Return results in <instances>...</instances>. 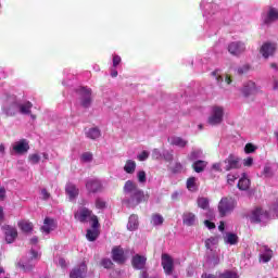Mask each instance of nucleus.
Wrapping results in <instances>:
<instances>
[{
    "mask_svg": "<svg viewBox=\"0 0 278 278\" xmlns=\"http://www.w3.org/2000/svg\"><path fill=\"white\" fill-rule=\"evenodd\" d=\"M124 194L123 204L127 207H136L140 205L142 201H146L144 191L138 188V184L134 180H127L124 185Z\"/></svg>",
    "mask_w": 278,
    "mask_h": 278,
    "instance_id": "obj_1",
    "label": "nucleus"
},
{
    "mask_svg": "<svg viewBox=\"0 0 278 278\" xmlns=\"http://www.w3.org/2000/svg\"><path fill=\"white\" fill-rule=\"evenodd\" d=\"M251 223H266L269 218H278V200L269 207L268 211H263L261 207H256L249 214Z\"/></svg>",
    "mask_w": 278,
    "mask_h": 278,
    "instance_id": "obj_2",
    "label": "nucleus"
},
{
    "mask_svg": "<svg viewBox=\"0 0 278 278\" xmlns=\"http://www.w3.org/2000/svg\"><path fill=\"white\" fill-rule=\"evenodd\" d=\"M223 121H225V106L218 104L211 106L206 123L211 127H218Z\"/></svg>",
    "mask_w": 278,
    "mask_h": 278,
    "instance_id": "obj_3",
    "label": "nucleus"
},
{
    "mask_svg": "<svg viewBox=\"0 0 278 278\" xmlns=\"http://www.w3.org/2000/svg\"><path fill=\"white\" fill-rule=\"evenodd\" d=\"M31 250L28 253L29 258L27 262L22 261L18 263V266L24 270V273H29L34 268V261L40 257V254L36 251L38 249V237H33L30 239Z\"/></svg>",
    "mask_w": 278,
    "mask_h": 278,
    "instance_id": "obj_4",
    "label": "nucleus"
},
{
    "mask_svg": "<svg viewBox=\"0 0 278 278\" xmlns=\"http://www.w3.org/2000/svg\"><path fill=\"white\" fill-rule=\"evenodd\" d=\"M20 100L14 94L7 93L4 102L2 104V112L7 116H16L18 114Z\"/></svg>",
    "mask_w": 278,
    "mask_h": 278,
    "instance_id": "obj_5",
    "label": "nucleus"
},
{
    "mask_svg": "<svg viewBox=\"0 0 278 278\" xmlns=\"http://www.w3.org/2000/svg\"><path fill=\"white\" fill-rule=\"evenodd\" d=\"M236 205L237 203L236 200H233V198H222L217 205L219 216L222 218H225V216H229L236 210Z\"/></svg>",
    "mask_w": 278,
    "mask_h": 278,
    "instance_id": "obj_6",
    "label": "nucleus"
},
{
    "mask_svg": "<svg viewBox=\"0 0 278 278\" xmlns=\"http://www.w3.org/2000/svg\"><path fill=\"white\" fill-rule=\"evenodd\" d=\"M85 205L86 200H81L79 202L78 208L74 213V218L79 223H88V220H91L92 223V218H94L97 215H93L92 211H90V208L86 207Z\"/></svg>",
    "mask_w": 278,
    "mask_h": 278,
    "instance_id": "obj_7",
    "label": "nucleus"
},
{
    "mask_svg": "<svg viewBox=\"0 0 278 278\" xmlns=\"http://www.w3.org/2000/svg\"><path fill=\"white\" fill-rule=\"evenodd\" d=\"M200 8L203 12V17L206 18V23L210 24L212 16L218 12V4L214 3V0H203L200 3Z\"/></svg>",
    "mask_w": 278,
    "mask_h": 278,
    "instance_id": "obj_8",
    "label": "nucleus"
},
{
    "mask_svg": "<svg viewBox=\"0 0 278 278\" xmlns=\"http://www.w3.org/2000/svg\"><path fill=\"white\" fill-rule=\"evenodd\" d=\"M85 188L88 194H97L103 190V182L99 178H87L85 180Z\"/></svg>",
    "mask_w": 278,
    "mask_h": 278,
    "instance_id": "obj_9",
    "label": "nucleus"
},
{
    "mask_svg": "<svg viewBox=\"0 0 278 278\" xmlns=\"http://www.w3.org/2000/svg\"><path fill=\"white\" fill-rule=\"evenodd\" d=\"M78 96L81 108H90L92 103V90L88 87H81L78 89Z\"/></svg>",
    "mask_w": 278,
    "mask_h": 278,
    "instance_id": "obj_10",
    "label": "nucleus"
},
{
    "mask_svg": "<svg viewBox=\"0 0 278 278\" xmlns=\"http://www.w3.org/2000/svg\"><path fill=\"white\" fill-rule=\"evenodd\" d=\"M278 21V9L270 7L267 11L262 14V24L263 25H273Z\"/></svg>",
    "mask_w": 278,
    "mask_h": 278,
    "instance_id": "obj_11",
    "label": "nucleus"
},
{
    "mask_svg": "<svg viewBox=\"0 0 278 278\" xmlns=\"http://www.w3.org/2000/svg\"><path fill=\"white\" fill-rule=\"evenodd\" d=\"M247 51V43L242 41H232L228 45V52L231 55H242Z\"/></svg>",
    "mask_w": 278,
    "mask_h": 278,
    "instance_id": "obj_12",
    "label": "nucleus"
},
{
    "mask_svg": "<svg viewBox=\"0 0 278 278\" xmlns=\"http://www.w3.org/2000/svg\"><path fill=\"white\" fill-rule=\"evenodd\" d=\"M92 229L87 230L86 238L89 242H94L99 238V218L97 216L92 217Z\"/></svg>",
    "mask_w": 278,
    "mask_h": 278,
    "instance_id": "obj_13",
    "label": "nucleus"
},
{
    "mask_svg": "<svg viewBox=\"0 0 278 278\" xmlns=\"http://www.w3.org/2000/svg\"><path fill=\"white\" fill-rule=\"evenodd\" d=\"M12 150L14 153L18 155H23V153H27L29 151V141L27 139H21L12 143Z\"/></svg>",
    "mask_w": 278,
    "mask_h": 278,
    "instance_id": "obj_14",
    "label": "nucleus"
},
{
    "mask_svg": "<svg viewBox=\"0 0 278 278\" xmlns=\"http://www.w3.org/2000/svg\"><path fill=\"white\" fill-rule=\"evenodd\" d=\"M55 229H58V222L51 217H46L41 227L42 233L49 236L51 231H55Z\"/></svg>",
    "mask_w": 278,
    "mask_h": 278,
    "instance_id": "obj_15",
    "label": "nucleus"
},
{
    "mask_svg": "<svg viewBox=\"0 0 278 278\" xmlns=\"http://www.w3.org/2000/svg\"><path fill=\"white\" fill-rule=\"evenodd\" d=\"M225 170H233L236 168H240V159L235 155V154H230L225 161Z\"/></svg>",
    "mask_w": 278,
    "mask_h": 278,
    "instance_id": "obj_16",
    "label": "nucleus"
},
{
    "mask_svg": "<svg viewBox=\"0 0 278 278\" xmlns=\"http://www.w3.org/2000/svg\"><path fill=\"white\" fill-rule=\"evenodd\" d=\"M162 266L166 275H173V269L175 265H174L173 257H170V255L168 254L162 255Z\"/></svg>",
    "mask_w": 278,
    "mask_h": 278,
    "instance_id": "obj_17",
    "label": "nucleus"
},
{
    "mask_svg": "<svg viewBox=\"0 0 278 278\" xmlns=\"http://www.w3.org/2000/svg\"><path fill=\"white\" fill-rule=\"evenodd\" d=\"M87 273L88 267L86 266V263H81L71 271L70 278H86Z\"/></svg>",
    "mask_w": 278,
    "mask_h": 278,
    "instance_id": "obj_18",
    "label": "nucleus"
},
{
    "mask_svg": "<svg viewBox=\"0 0 278 278\" xmlns=\"http://www.w3.org/2000/svg\"><path fill=\"white\" fill-rule=\"evenodd\" d=\"M275 49H277L275 43L265 42L261 47L260 53H261V55H263V58H265V60H268V58H270V55L275 54Z\"/></svg>",
    "mask_w": 278,
    "mask_h": 278,
    "instance_id": "obj_19",
    "label": "nucleus"
},
{
    "mask_svg": "<svg viewBox=\"0 0 278 278\" xmlns=\"http://www.w3.org/2000/svg\"><path fill=\"white\" fill-rule=\"evenodd\" d=\"M2 229L4 231L5 241L8 242V244H12V242H14V240H16V236H18L16 228H14L12 226H4V227H2Z\"/></svg>",
    "mask_w": 278,
    "mask_h": 278,
    "instance_id": "obj_20",
    "label": "nucleus"
},
{
    "mask_svg": "<svg viewBox=\"0 0 278 278\" xmlns=\"http://www.w3.org/2000/svg\"><path fill=\"white\" fill-rule=\"evenodd\" d=\"M256 92H257V86L255 85V83L249 80L243 85V88H242L243 97H253V94H256Z\"/></svg>",
    "mask_w": 278,
    "mask_h": 278,
    "instance_id": "obj_21",
    "label": "nucleus"
},
{
    "mask_svg": "<svg viewBox=\"0 0 278 278\" xmlns=\"http://www.w3.org/2000/svg\"><path fill=\"white\" fill-rule=\"evenodd\" d=\"M65 192L68 197L70 201H75L77 197H79V188L75 186L74 184L68 182L65 187Z\"/></svg>",
    "mask_w": 278,
    "mask_h": 278,
    "instance_id": "obj_22",
    "label": "nucleus"
},
{
    "mask_svg": "<svg viewBox=\"0 0 278 278\" xmlns=\"http://www.w3.org/2000/svg\"><path fill=\"white\" fill-rule=\"evenodd\" d=\"M112 257L113 261L116 262V264H125V261L127 260V257H125V252L122 248H114L112 250Z\"/></svg>",
    "mask_w": 278,
    "mask_h": 278,
    "instance_id": "obj_23",
    "label": "nucleus"
},
{
    "mask_svg": "<svg viewBox=\"0 0 278 278\" xmlns=\"http://www.w3.org/2000/svg\"><path fill=\"white\" fill-rule=\"evenodd\" d=\"M202 278H240V276H238V273H236V271L226 270V271L219 274L218 276H215L212 274H204V275H202Z\"/></svg>",
    "mask_w": 278,
    "mask_h": 278,
    "instance_id": "obj_24",
    "label": "nucleus"
},
{
    "mask_svg": "<svg viewBox=\"0 0 278 278\" xmlns=\"http://www.w3.org/2000/svg\"><path fill=\"white\" fill-rule=\"evenodd\" d=\"M31 108H34V104H31V102L20 100L18 114H23L24 116H27L28 114H31Z\"/></svg>",
    "mask_w": 278,
    "mask_h": 278,
    "instance_id": "obj_25",
    "label": "nucleus"
},
{
    "mask_svg": "<svg viewBox=\"0 0 278 278\" xmlns=\"http://www.w3.org/2000/svg\"><path fill=\"white\" fill-rule=\"evenodd\" d=\"M146 265H147V257L146 256L137 254L132 257V266L137 270H142V268H144Z\"/></svg>",
    "mask_w": 278,
    "mask_h": 278,
    "instance_id": "obj_26",
    "label": "nucleus"
},
{
    "mask_svg": "<svg viewBox=\"0 0 278 278\" xmlns=\"http://www.w3.org/2000/svg\"><path fill=\"white\" fill-rule=\"evenodd\" d=\"M182 223L184 225H187V227H192L194 225H197L198 220H197V215H194V213H185L182 216Z\"/></svg>",
    "mask_w": 278,
    "mask_h": 278,
    "instance_id": "obj_27",
    "label": "nucleus"
},
{
    "mask_svg": "<svg viewBox=\"0 0 278 278\" xmlns=\"http://www.w3.org/2000/svg\"><path fill=\"white\" fill-rule=\"evenodd\" d=\"M169 144L173 147H178L179 149H184L188 144V140L181 138V137H169L168 138Z\"/></svg>",
    "mask_w": 278,
    "mask_h": 278,
    "instance_id": "obj_28",
    "label": "nucleus"
},
{
    "mask_svg": "<svg viewBox=\"0 0 278 278\" xmlns=\"http://www.w3.org/2000/svg\"><path fill=\"white\" fill-rule=\"evenodd\" d=\"M273 260V250L268 249V247H264L260 254V262L263 264H268Z\"/></svg>",
    "mask_w": 278,
    "mask_h": 278,
    "instance_id": "obj_29",
    "label": "nucleus"
},
{
    "mask_svg": "<svg viewBox=\"0 0 278 278\" xmlns=\"http://www.w3.org/2000/svg\"><path fill=\"white\" fill-rule=\"evenodd\" d=\"M240 241V238H238V235L233 232H226L224 236V242L225 244H229L230 247H236L238 242Z\"/></svg>",
    "mask_w": 278,
    "mask_h": 278,
    "instance_id": "obj_30",
    "label": "nucleus"
},
{
    "mask_svg": "<svg viewBox=\"0 0 278 278\" xmlns=\"http://www.w3.org/2000/svg\"><path fill=\"white\" fill-rule=\"evenodd\" d=\"M187 189L189 192H197L199 190V179L197 177L187 179Z\"/></svg>",
    "mask_w": 278,
    "mask_h": 278,
    "instance_id": "obj_31",
    "label": "nucleus"
},
{
    "mask_svg": "<svg viewBox=\"0 0 278 278\" xmlns=\"http://www.w3.org/2000/svg\"><path fill=\"white\" fill-rule=\"evenodd\" d=\"M136 161L134 160H127L125 165H124V172L127 175H134L136 173Z\"/></svg>",
    "mask_w": 278,
    "mask_h": 278,
    "instance_id": "obj_32",
    "label": "nucleus"
},
{
    "mask_svg": "<svg viewBox=\"0 0 278 278\" xmlns=\"http://www.w3.org/2000/svg\"><path fill=\"white\" fill-rule=\"evenodd\" d=\"M86 137L90 140H97L98 138H101V130L98 127L89 128L86 131Z\"/></svg>",
    "mask_w": 278,
    "mask_h": 278,
    "instance_id": "obj_33",
    "label": "nucleus"
},
{
    "mask_svg": "<svg viewBox=\"0 0 278 278\" xmlns=\"http://www.w3.org/2000/svg\"><path fill=\"white\" fill-rule=\"evenodd\" d=\"M188 157L191 162H197L199 160H203V157H205V154L203 153V150L195 149L191 151Z\"/></svg>",
    "mask_w": 278,
    "mask_h": 278,
    "instance_id": "obj_34",
    "label": "nucleus"
},
{
    "mask_svg": "<svg viewBox=\"0 0 278 278\" xmlns=\"http://www.w3.org/2000/svg\"><path fill=\"white\" fill-rule=\"evenodd\" d=\"M206 167H207V161H203V160L194 161L192 164V168L197 173H203V170H205Z\"/></svg>",
    "mask_w": 278,
    "mask_h": 278,
    "instance_id": "obj_35",
    "label": "nucleus"
},
{
    "mask_svg": "<svg viewBox=\"0 0 278 278\" xmlns=\"http://www.w3.org/2000/svg\"><path fill=\"white\" fill-rule=\"evenodd\" d=\"M238 188L239 190H248L251 188V180L247 177V174H243V176L239 179Z\"/></svg>",
    "mask_w": 278,
    "mask_h": 278,
    "instance_id": "obj_36",
    "label": "nucleus"
},
{
    "mask_svg": "<svg viewBox=\"0 0 278 278\" xmlns=\"http://www.w3.org/2000/svg\"><path fill=\"white\" fill-rule=\"evenodd\" d=\"M150 223L153 227H162V225H164V216L155 213L151 216Z\"/></svg>",
    "mask_w": 278,
    "mask_h": 278,
    "instance_id": "obj_37",
    "label": "nucleus"
},
{
    "mask_svg": "<svg viewBox=\"0 0 278 278\" xmlns=\"http://www.w3.org/2000/svg\"><path fill=\"white\" fill-rule=\"evenodd\" d=\"M127 229L129 231H136L138 229V216L137 215H130L127 224Z\"/></svg>",
    "mask_w": 278,
    "mask_h": 278,
    "instance_id": "obj_38",
    "label": "nucleus"
},
{
    "mask_svg": "<svg viewBox=\"0 0 278 278\" xmlns=\"http://www.w3.org/2000/svg\"><path fill=\"white\" fill-rule=\"evenodd\" d=\"M18 227L24 231L25 233H29L31 229H34V225L27 220H22L18 223Z\"/></svg>",
    "mask_w": 278,
    "mask_h": 278,
    "instance_id": "obj_39",
    "label": "nucleus"
},
{
    "mask_svg": "<svg viewBox=\"0 0 278 278\" xmlns=\"http://www.w3.org/2000/svg\"><path fill=\"white\" fill-rule=\"evenodd\" d=\"M218 244V238L216 237H211L205 240V247L208 251H214V247Z\"/></svg>",
    "mask_w": 278,
    "mask_h": 278,
    "instance_id": "obj_40",
    "label": "nucleus"
},
{
    "mask_svg": "<svg viewBox=\"0 0 278 278\" xmlns=\"http://www.w3.org/2000/svg\"><path fill=\"white\" fill-rule=\"evenodd\" d=\"M198 206L201 207V210H208L210 208V200L207 198H199Z\"/></svg>",
    "mask_w": 278,
    "mask_h": 278,
    "instance_id": "obj_41",
    "label": "nucleus"
},
{
    "mask_svg": "<svg viewBox=\"0 0 278 278\" xmlns=\"http://www.w3.org/2000/svg\"><path fill=\"white\" fill-rule=\"evenodd\" d=\"M137 179H138L139 184H142V185L147 184V172L139 170L137 173Z\"/></svg>",
    "mask_w": 278,
    "mask_h": 278,
    "instance_id": "obj_42",
    "label": "nucleus"
},
{
    "mask_svg": "<svg viewBox=\"0 0 278 278\" xmlns=\"http://www.w3.org/2000/svg\"><path fill=\"white\" fill-rule=\"evenodd\" d=\"M105 200L101 199V198H97L96 199V207L97 210H105Z\"/></svg>",
    "mask_w": 278,
    "mask_h": 278,
    "instance_id": "obj_43",
    "label": "nucleus"
},
{
    "mask_svg": "<svg viewBox=\"0 0 278 278\" xmlns=\"http://www.w3.org/2000/svg\"><path fill=\"white\" fill-rule=\"evenodd\" d=\"M30 164H38L40 162V154L34 153L28 156Z\"/></svg>",
    "mask_w": 278,
    "mask_h": 278,
    "instance_id": "obj_44",
    "label": "nucleus"
},
{
    "mask_svg": "<svg viewBox=\"0 0 278 278\" xmlns=\"http://www.w3.org/2000/svg\"><path fill=\"white\" fill-rule=\"evenodd\" d=\"M137 160H139V162H146V160H149V151L144 150L141 153H139L137 155Z\"/></svg>",
    "mask_w": 278,
    "mask_h": 278,
    "instance_id": "obj_45",
    "label": "nucleus"
},
{
    "mask_svg": "<svg viewBox=\"0 0 278 278\" xmlns=\"http://www.w3.org/2000/svg\"><path fill=\"white\" fill-rule=\"evenodd\" d=\"M263 175L264 177H273V167H270V165H265Z\"/></svg>",
    "mask_w": 278,
    "mask_h": 278,
    "instance_id": "obj_46",
    "label": "nucleus"
},
{
    "mask_svg": "<svg viewBox=\"0 0 278 278\" xmlns=\"http://www.w3.org/2000/svg\"><path fill=\"white\" fill-rule=\"evenodd\" d=\"M208 262L212 264V266H218V264H220V257L214 254L213 257L208 258Z\"/></svg>",
    "mask_w": 278,
    "mask_h": 278,
    "instance_id": "obj_47",
    "label": "nucleus"
},
{
    "mask_svg": "<svg viewBox=\"0 0 278 278\" xmlns=\"http://www.w3.org/2000/svg\"><path fill=\"white\" fill-rule=\"evenodd\" d=\"M236 179H238V175L236 174H228L227 175V181L230 186L236 182Z\"/></svg>",
    "mask_w": 278,
    "mask_h": 278,
    "instance_id": "obj_48",
    "label": "nucleus"
},
{
    "mask_svg": "<svg viewBox=\"0 0 278 278\" xmlns=\"http://www.w3.org/2000/svg\"><path fill=\"white\" fill-rule=\"evenodd\" d=\"M212 75H213V77H215L217 84H220V81H223V76H220L219 70L212 72Z\"/></svg>",
    "mask_w": 278,
    "mask_h": 278,
    "instance_id": "obj_49",
    "label": "nucleus"
},
{
    "mask_svg": "<svg viewBox=\"0 0 278 278\" xmlns=\"http://www.w3.org/2000/svg\"><path fill=\"white\" fill-rule=\"evenodd\" d=\"M103 268H112V260L110 258H103L102 262H101Z\"/></svg>",
    "mask_w": 278,
    "mask_h": 278,
    "instance_id": "obj_50",
    "label": "nucleus"
},
{
    "mask_svg": "<svg viewBox=\"0 0 278 278\" xmlns=\"http://www.w3.org/2000/svg\"><path fill=\"white\" fill-rule=\"evenodd\" d=\"M81 160H83V162H92V153H90V152H85V153L81 155Z\"/></svg>",
    "mask_w": 278,
    "mask_h": 278,
    "instance_id": "obj_51",
    "label": "nucleus"
},
{
    "mask_svg": "<svg viewBox=\"0 0 278 278\" xmlns=\"http://www.w3.org/2000/svg\"><path fill=\"white\" fill-rule=\"evenodd\" d=\"M255 149H257V148L255 146H253L252 143H247L244 147L245 153H253V152H255Z\"/></svg>",
    "mask_w": 278,
    "mask_h": 278,
    "instance_id": "obj_52",
    "label": "nucleus"
},
{
    "mask_svg": "<svg viewBox=\"0 0 278 278\" xmlns=\"http://www.w3.org/2000/svg\"><path fill=\"white\" fill-rule=\"evenodd\" d=\"M122 59L118 54H114L113 55V68H116V66H118V64H121Z\"/></svg>",
    "mask_w": 278,
    "mask_h": 278,
    "instance_id": "obj_53",
    "label": "nucleus"
},
{
    "mask_svg": "<svg viewBox=\"0 0 278 278\" xmlns=\"http://www.w3.org/2000/svg\"><path fill=\"white\" fill-rule=\"evenodd\" d=\"M152 157H153L154 160H161V157H162V152H160V149H154V150L152 151Z\"/></svg>",
    "mask_w": 278,
    "mask_h": 278,
    "instance_id": "obj_54",
    "label": "nucleus"
},
{
    "mask_svg": "<svg viewBox=\"0 0 278 278\" xmlns=\"http://www.w3.org/2000/svg\"><path fill=\"white\" fill-rule=\"evenodd\" d=\"M181 170H184V165H181V163H176L174 168H173V172L174 173H181Z\"/></svg>",
    "mask_w": 278,
    "mask_h": 278,
    "instance_id": "obj_55",
    "label": "nucleus"
},
{
    "mask_svg": "<svg viewBox=\"0 0 278 278\" xmlns=\"http://www.w3.org/2000/svg\"><path fill=\"white\" fill-rule=\"evenodd\" d=\"M243 166H253V157L249 156L243 160Z\"/></svg>",
    "mask_w": 278,
    "mask_h": 278,
    "instance_id": "obj_56",
    "label": "nucleus"
},
{
    "mask_svg": "<svg viewBox=\"0 0 278 278\" xmlns=\"http://www.w3.org/2000/svg\"><path fill=\"white\" fill-rule=\"evenodd\" d=\"M40 194H41V199H43V201H47V199H49V197H51V193H49V191H47V189H42Z\"/></svg>",
    "mask_w": 278,
    "mask_h": 278,
    "instance_id": "obj_57",
    "label": "nucleus"
},
{
    "mask_svg": "<svg viewBox=\"0 0 278 278\" xmlns=\"http://www.w3.org/2000/svg\"><path fill=\"white\" fill-rule=\"evenodd\" d=\"M204 225L207 229H216V224L210 222V220H204Z\"/></svg>",
    "mask_w": 278,
    "mask_h": 278,
    "instance_id": "obj_58",
    "label": "nucleus"
},
{
    "mask_svg": "<svg viewBox=\"0 0 278 278\" xmlns=\"http://www.w3.org/2000/svg\"><path fill=\"white\" fill-rule=\"evenodd\" d=\"M163 157L166 160V162H173V153L170 152H164Z\"/></svg>",
    "mask_w": 278,
    "mask_h": 278,
    "instance_id": "obj_59",
    "label": "nucleus"
},
{
    "mask_svg": "<svg viewBox=\"0 0 278 278\" xmlns=\"http://www.w3.org/2000/svg\"><path fill=\"white\" fill-rule=\"evenodd\" d=\"M5 199V188L0 186V201H3Z\"/></svg>",
    "mask_w": 278,
    "mask_h": 278,
    "instance_id": "obj_60",
    "label": "nucleus"
},
{
    "mask_svg": "<svg viewBox=\"0 0 278 278\" xmlns=\"http://www.w3.org/2000/svg\"><path fill=\"white\" fill-rule=\"evenodd\" d=\"M247 71H249V66H247V65H244L243 67L238 68V73L240 75H242L243 73H247Z\"/></svg>",
    "mask_w": 278,
    "mask_h": 278,
    "instance_id": "obj_61",
    "label": "nucleus"
},
{
    "mask_svg": "<svg viewBox=\"0 0 278 278\" xmlns=\"http://www.w3.org/2000/svg\"><path fill=\"white\" fill-rule=\"evenodd\" d=\"M59 266H61V268H66V261L64 258H59Z\"/></svg>",
    "mask_w": 278,
    "mask_h": 278,
    "instance_id": "obj_62",
    "label": "nucleus"
},
{
    "mask_svg": "<svg viewBox=\"0 0 278 278\" xmlns=\"http://www.w3.org/2000/svg\"><path fill=\"white\" fill-rule=\"evenodd\" d=\"M111 77H118V71L116 68H111Z\"/></svg>",
    "mask_w": 278,
    "mask_h": 278,
    "instance_id": "obj_63",
    "label": "nucleus"
},
{
    "mask_svg": "<svg viewBox=\"0 0 278 278\" xmlns=\"http://www.w3.org/2000/svg\"><path fill=\"white\" fill-rule=\"evenodd\" d=\"M220 163H215L212 165L213 170H220Z\"/></svg>",
    "mask_w": 278,
    "mask_h": 278,
    "instance_id": "obj_64",
    "label": "nucleus"
}]
</instances>
